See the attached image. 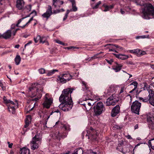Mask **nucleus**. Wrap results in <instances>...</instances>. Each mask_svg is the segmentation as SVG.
Wrapping results in <instances>:
<instances>
[{"mask_svg":"<svg viewBox=\"0 0 154 154\" xmlns=\"http://www.w3.org/2000/svg\"><path fill=\"white\" fill-rule=\"evenodd\" d=\"M74 90L73 88H67L63 89L59 97V100L61 103L59 107L64 112L70 110L73 106V103L71 94Z\"/></svg>","mask_w":154,"mask_h":154,"instance_id":"obj_1","label":"nucleus"},{"mask_svg":"<svg viewBox=\"0 0 154 154\" xmlns=\"http://www.w3.org/2000/svg\"><path fill=\"white\" fill-rule=\"evenodd\" d=\"M142 17L146 19L154 18V7L150 3L145 4L142 9Z\"/></svg>","mask_w":154,"mask_h":154,"instance_id":"obj_2","label":"nucleus"},{"mask_svg":"<svg viewBox=\"0 0 154 154\" xmlns=\"http://www.w3.org/2000/svg\"><path fill=\"white\" fill-rule=\"evenodd\" d=\"M69 125L68 124H65L63 125L61 127V131L60 132H57L55 134V136L56 139L60 140V138L64 139L66 137L68 134V132L70 131Z\"/></svg>","mask_w":154,"mask_h":154,"instance_id":"obj_3","label":"nucleus"},{"mask_svg":"<svg viewBox=\"0 0 154 154\" xmlns=\"http://www.w3.org/2000/svg\"><path fill=\"white\" fill-rule=\"evenodd\" d=\"M42 135L40 134L37 133L32 138L31 141V149L33 150L37 149L38 147V144H41L42 141Z\"/></svg>","mask_w":154,"mask_h":154,"instance_id":"obj_4","label":"nucleus"},{"mask_svg":"<svg viewBox=\"0 0 154 154\" xmlns=\"http://www.w3.org/2000/svg\"><path fill=\"white\" fill-rule=\"evenodd\" d=\"M93 108L94 112L96 116L100 115L105 110L103 104L101 102H98L96 105L94 106Z\"/></svg>","mask_w":154,"mask_h":154,"instance_id":"obj_5","label":"nucleus"},{"mask_svg":"<svg viewBox=\"0 0 154 154\" xmlns=\"http://www.w3.org/2000/svg\"><path fill=\"white\" fill-rule=\"evenodd\" d=\"M141 104V103L137 100H136L134 101L131 106V111L134 113L139 115Z\"/></svg>","mask_w":154,"mask_h":154,"instance_id":"obj_6","label":"nucleus"},{"mask_svg":"<svg viewBox=\"0 0 154 154\" xmlns=\"http://www.w3.org/2000/svg\"><path fill=\"white\" fill-rule=\"evenodd\" d=\"M45 101L43 103L44 107L49 108L53 102V99L48 94H46L44 97Z\"/></svg>","mask_w":154,"mask_h":154,"instance_id":"obj_7","label":"nucleus"},{"mask_svg":"<svg viewBox=\"0 0 154 154\" xmlns=\"http://www.w3.org/2000/svg\"><path fill=\"white\" fill-rule=\"evenodd\" d=\"M115 96L112 94L108 98L106 102L105 103L107 106L110 105H114L116 103L118 102L119 101V99H117L114 97Z\"/></svg>","mask_w":154,"mask_h":154,"instance_id":"obj_8","label":"nucleus"},{"mask_svg":"<svg viewBox=\"0 0 154 154\" xmlns=\"http://www.w3.org/2000/svg\"><path fill=\"white\" fill-rule=\"evenodd\" d=\"M146 121L149 128L152 130L154 129V116L151 115H147Z\"/></svg>","mask_w":154,"mask_h":154,"instance_id":"obj_9","label":"nucleus"},{"mask_svg":"<svg viewBox=\"0 0 154 154\" xmlns=\"http://www.w3.org/2000/svg\"><path fill=\"white\" fill-rule=\"evenodd\" d=\"M121 105L118 104L113 107L112 109L111 113V116L112 117H114L120 112V106Z\"/></svg>","mask_w":154,"mask_h":154,"instance_id":"obj_10","label":"nucleus"},{"mask_svg":"<svg viewBox=\"0 0 154 154\" xmlns=\"http://www.w3.org/2000/svg\"><path fill=\"white\" fill-rule=\"evenodd\" d=\"M25 2L23 0H17L16 7L19 10H22L24 8Z\"/></svg>","mask_w":154,"mask_h":154,"instance_id":"obj_11","label":"nucleus"},{"mask_svg":"<svg viewBox=\"0 0 154 154\" xmlns=\"http://www.w3.org/2000/svg\"><path fill=\"white\" fill-rule=\"evenodd\" d=\"M11 35H12V32L10 30H8L2 35L0 34V38L1 37H2L5 39H8L10 38Z\"/></svg>","mask_w":154,"mask_h":154,"instance_id":"obj_12","label":"nucleus"},{"mask_svg":"<svg viewBox=\"0 0 154 154\" xmlns=\"http://www.w3.org/2000/svg\"><path fill=\"white\" fill-rule=\"evenodd\" d=\"M150 87L149 86L148 84L146 82L144 83V87H143L144 90H147L149 94L148 97H150L151 95L154 93V91L150 88Z\"/></svg>","mask_w":154,"mask_h":154,"instance_id":"obj_13","label":"nucleus"},{"mask_svg":"<svg viewBox=\"0 0 154 154\" xmlns=\"http://www.w3.org/2000/svg\"><path fill=\"white\" fill-rule=\"evenodd\" d=\"M113 54L116 57L122 60H126L128 59L129 57L128 55H125L124 54H116L113 53Z\"/></svg>","mask_w":154,"mask_h":154,"instance_id":"obj_14","label":"nucleus"},{"mask_svg":"<svg viewBox=\"0 0 154 154\" xmlns=\"http://www.w3.org/2000/svg\"><path fill=\"white\" fill-rule=\"evenodd\" d=\"M24 19V18H22L19 20H18L17 21V23L15 24H13L11 26V27L9 30H11V31L12 32V31H13V30H14L15 29V28L16 26L17 27H20L21 26H19V25L20 23Z\"/></svg>","mask_w":154,"mask_h":154,"instance_id":"obj_15","label":"nucleus"},{"mask_svg":"<svg viewBox=\"0 0 154 154\" xmlns=\"http://www.w3.org/2000/svg\"><path fill=\"white\" fill-rule=\"evenodd\" d=\"M31 117L30 115L27 116L25 120V125L24 126L25 128H27L31 123Z\"/></svg>","mask_w":154,"mask_h":154,"instance_id":"obj_16","label":"nucleus"},{"mask_svg":"<svg viewBox=\"0 0 154 154\" xmlns=\"http://www.w3.org/2000/svg\"><path fill=\"white\" fill-rule=\"evenodd\" d=\"M69 1L71 2L72 4V9L70 10V11H73L75 12L76 11L78 8L76 6V2L75 0H70Z\"/></svg>","mask_w":154,"mask_h":154,"instance_id":"obj_17","label":"nucleus"},{"mask_svg":"<svg viewBox=\"0 0 154 154\" xmlns=\"http://www.w3.org/2000/svg\"><path fill=\"white\" fill-rule=\"evenodd\" d=\"M62 77L65 79V81L67 82L69 81L70 79H72L73 76L69 74H63Z\"/></svg>","mask_w":154,"mask_h":154,"instance_id":"obj_18","label":"nucleus"},{"mask_svg":"<svg viewBox=\"0 0 154 154\" xmlns=\"http://www.w3.org/2000/svg\"><path fill=\"white\" fill-rule=\"evenodd\" d=\"M20 154H30V150L27 148L23 147L20 149Z\"/></svg>","mask_w":154,"mask_h":154,"instance_id":"obj_19","label":"nucleus"},{"mask_svg":"<svg viewBox=\"0 0 154 154\" xmlns=\"http://www.w3.org/2000/svg\"><path fill=\"white\" fill-rule=\"evenodd\" d=\"M83 151L81 147H79L75 149L73 154H83Z\"/></svg>","mask_w":154,"mask_h":154,"instance_id":"obj_20","label":"nucleus"},{"mask_svg":"<svg viewBox=\"0 0 154 154\" xmlns=\"http://www.w3.org/2000/svg\"><path fill=\"white\" fill-rule=\"evenodd\" d=\"M58 71V70L56 69H54L51 70H48L46 71V72L47 75L48 76H51L54 74L56 72H57Z\"/></svg>","mask_w":154,"mask_h":154,"instance_id":"obj_21","label":"nucleus"},{"mask_svg":"<svg viewBox=\"0 0 154 154\" xmlns=\"http://www.w3.org/2000/svg\"><path fill=\"white\" fill-rule=\"evenodd\" d=\"M40 43H42L43 44L45 43L46 45H49V43L48 41H47V38L45 37H41V39L40 40Z\"/></svg>","mask_w":154,"mask_h":154,"instance_id":"obj_22","label":"nucleus"},{"mask_svg":"<svg viewBox=\"0 0 154 154\" xmlns=\"http://www.w3.org/2000/svg\"><path fill=\"white\" fill-rule=\"evenodd\" d=\"M148 143L149 147H151L153 149H154V138L149 140Z\"/></svg>","mask_w":154,"mask_h":154,"instance_id":"obj_23","label":"nucleus"},{"mask_svg":"<svg viewBox=\"0 0 154 154\" xmlns=\"http://www.w3.org/2000/svg\"><path fill=\"white\" fill-rule=\"evenodd\" d=\"M130 53H132L136 55L138 57L139 54L138 52H139V49H136L133 50H129L128 51Z\"/></svg>","mask_w":154,"mask_h":154,"instance_id":"obj_24","label":"nucleus"},{"mask_svg":"<svg viewBox=\"0 0 154 154\" xmlns=\"http://www.w3.org/2000/svg\"><path fill=\"white\" fill-rule=\"evenodd\" d=\"M8 109L10 112H11L12 114H14L15 112V106H8Z\"/></svg>","mask_w":154,"mask_h":154,"instance_id":"obj_25","label":"nucleus"},{"mask_svg":"<svg viewBox=\"0 0 154 154\" xmlns=\"http://www.w3.org/2000/svg\"><path fill=\"white\" fill-rule=\"evenodd\" d=\"M21 57L19 55H17L14 59V61L16 65H18L20 63L21 61Z\"/></svg>","mask_w":154,"mask_h":154,"instance_id":"obj_26","label":"nucleus"},{"mask_svg":"<svg viewBox=\"0 0 154 154\" xmlns=\"http://www.w3.org/2000/svg\"><path fill=\"white\" fill-rule=\"evenodd\" d=\"M116 63L117 66L115 67L112 68V69L115 70V72H117L121 70L122 66L121 64H119L117 63Z\"/></svg>","mask_w":154,"mask_h":154,"instance_id":"obj_27","label":"nucleus"},{"mask_svg":"<svg viewBox=\"0 0 154 154\" xmlns=\"http://www.w3.org/2000/svg\"><path fill=\"white\" fill-rule=\"evenodd\" d=\"M116 149L120 152H122L123 154H126L127 152H128L127 151H124L123 150V148L121 146H119V145L118 146L116 147Z\"/></svg>","mask_w":154,"mask_h":154,"instance_id":"obj_28","label":"nucleus"},{"mask_svg":"<svg viewBox=\"0 0 154 154\" xmlns=\"http://www.w3.org/2000/svg\"><path fill=\"white\" fill-rule=\"evenodd\" d=\"M149 103L152 106H154V93L149 97Z\"/></svg>","mask_w":154,"mask_h":154,"instance_id":"obj_29","label":"nucleus"},{"mask_svg":"<svg viewBox=\"0 0 154 154\" xmlns=\"http://www.w3.org/2000/svg\"><path fill=\"white\" fill-rule=\"evenodd\" d=\"M80 104L84 105L85 106V107L86 110L87 111H88V110H89L91 108V106L92 105L91 104H92V105H93L94 104V103H91L90 102H88L87 104V105L88 106H89V107L88 108H86V106H85L86 104Z\"/></svg>","mask_w":154,"mask_h":154,"instance_id":"obj_30","label":"nucleus"},{"mask_svg":"<svg viewBox=\"0 0 154 154\" xmlns=\"http://www.w3.org/2000/svg\"><path fill=\"white\" fill-rule=\"evenodd\" d=\"M32 5H27L24 8L23 10L26 11L27 12L30 11H31L32 8Z\"/></svg>","mask_w":154,"mask_h":154,"instance_id":"obj_31","label":"nucleus"},{"mask_svg":"<svg viewBox=\"0 0 154 154\" xmlns=\"http://www.w3.org/2000/svg\"><path fill=\"white\" fill-rule=\"evenodd\" d=\"M64 79H65L63 77H62V76L61 77L59 76H58L57 80L58 81H59L62 84H64L67 82L66 81H65Z\"/></svg>","mask_w":154,"mask_h":154,"instance_id":"obj_32","label":"nucleus"},{"mask_svg":"<svg viewBox=\"0 0 154 154\" xmlns=\"http://www.w3.org/2000/svg\"><path fill=\"white\" fill-rule=\"evenodd\" d=\"M139 99L140 101L142 100L143 102H148V101H149L150 100L149 97H145L144 98L139 97Z\"/></svg>","mask_w":154,"mask_h":154,"instance_id":"obj_33","label":"nucleus"},{"mask_svg":"<svg viewBox=\"0 0 154 154\" xmlns=\"http://www.w3.org/2000/svg\"><path fill=\"white\" fill-rule=\"evenodd\" d=\"M45 12L49 14H50L51 15L53 14V12L52 11V8L50 5H48V9Z\"/></svg>","mask_w":154,"mask_h":154,"instance_id":"obj_34","label":"nucleus"},{"mask_svg":"<svg viewBox=\"0 0 154 154\" xmlns=\"http://www.w3.org/2000/svg\"><path fill=\"white\" fill-rule=\"evenodd\" d=\"M116 88L113 85H111L108 89V91L109 92H112L115 91Z\"/></svg>","mask_w":154,"mask_h":154,"instance_id":"obj_35","label":"nucleus"},{"mask_svg":"<svg viewBox=\"0 0 154 154\" xmlns=\"http://www.w3.org/2000/svg\"><path fill=\"white\" fill-rule=\"evenodd\" d=\"M40 39L41 36L39 35H37L36 37H35L34 38V40L35 43H37L39 41V42L40 43Z\"/></svg>","mask_w":154,"mask_h":154,"instance_id":"obj_36","label":"nucleus"},{"mask_svg":"<svg viewBox=\"0 0 154 154\" xmlns=\"http://www.w3.org/2000/svg\"><path fill=\"white\" fill-rule=\"evenodd\" d=\"M122 128V127L120 126L117 125H115L113 126V129L114 130H120Z\"/></svg>","mask_w":154,"mask_h":154,"instance_id":"obj_37","label":"nucleus"},{"mask_svg":"<svg viewBox=\"0 0 154 154\" xmlns=\"http://www.w3.org/2000/svg\"><path fill=\"white\" fill-rule=\"evenodd\" d=\"M139 54L138 55V57H140L146 54V52L144 51H142L139 49V52H138Z\"/></svg>","mask_w":154,"mask_h":154,"instance_id":"obj_38","label":"nucleus"},{"mask_svg":"<svg viewBox=\"0 0 154 154\" xmlns=\"http://www.w3.org/2000/svg\"><path fill=\"white\" fill-rule=\"evenodd\" d=\"M51 16V15H50V14H48V13H46V12L44 13L42 15V16L43 17L45 18H47V19H48V18H49Z\"/></svg>","mask_w":154,"mask_h":154,"instance_id":"obj_39","label":"nucleus"},{"mask_svg":"<svg viewBox=\"0 0 154 154\" xmlns=\"http://www.w3.org/2000/svg\"><path fill=\"white\" fill-rule=\"evenodd\" d=\"M70 12V11L69 10H67L66 11V12L65 14V16L63 18V21L65 20L67 18L68 15Z\"/></svg>","mask_w":154,"mask_h":154,"instance_id":"obj_40","label":"nucleus"},{"mask_svg":"<svg viewBox=\"0 0 154 154\" xmlns=\"http://www.w3.org/2000/svg\"><path fill=\"white\" fill-rule=\"evenodd\" d=\"M88 93H89L90 94V95H89V94H86V96L87 97H88L87 98L84 97V98L85 99V100H91V99L90 97H91V96L92 95V94H91V92L90 91H89Z\"/></svg>","mask_w":154,"mask_h":154,"instance_id":"obj_41","label":"nucleus"},{"mask_svg":"<svg viewBox=\"0 0 154 154\" xmlns=\"http://www.w3.org/2000/svg\"><path fill=\"white\" fill-rule=\"evenodd\" d=\"M39 73L40 74H43L44 73H46V71H45V70L43 68H41L38 70Z\"/></svg>","mask_w":154,"mask_h":154,"instance_id":"obj_42","label":"nucleus"},{"mask_svg":"<svg viewBox=\"0 0 154 154\" xmlns=\"http://www.w3.org/2000/svg\"><path fill=\"white\" fill-rule=\"evenodd\" d=\"M60 2L59 0H53V5H54L55 8H56L57 6V3Z\"/></svg>","mask_w":154,"mask_h":154,"instance_id":"obj_43","label":"nucleus"},{"mask_svg":"<svg viewBox=\"0 0 154 154\" xmlns=\"http://www.w3.org/2000/svg\"><path fill=\"white\" fill-rule=\"evenodd\" d=\"M19 30H20V29L19 28H17L15 29L14 30H13V31H12V35L13 36H15L17 32V31Z\"/></svg>","mask_w":154,"mask_h":154,"instance_id":"obj_44","label":"nucleus"},{"mask_svg":"<svg viewBox=\"0 0 154 154\" xmlns=\"http://www.w3.org/2000/svg\"><path fill=\"white\" fill-rule=\"evenodd\" d=\"M57 49L56 48H53L50 50V52L51 54L56 53Z\"/></svg>","mask_w":154,"mask_h":154,"instance_id":"obj_45","label":"nucleus"},{"mask_svg":"<svg viewBox=\"0 0 154 154\" xmlns=\"http://www.w3.org/2000/svg\"><path fill=\"white\" fill-rule=\"evenodd\" d=\"M130 85H134V88H137V85L138 83L136 81H134L133 82L131 83Z\"/></svg>","mask_w":154,"mask_h":154,"instance_id":"obj_46","label":"nucleus"},{"mask_svg":"<svg viewBox=\"0 0 154 154\" xmlns=\"http://www.w3.org/2000/svg\"><path fill=\"white\" fill-rule=\"evenodd\" d=\"M101 4V2L100 1L98 2L93 7V9H97L98 8L99 5Z\"/></svg>","mask_w":154,"mask_h":154,"instance_id":"obj_47","label":"nucleus"},{"mask_svg":"<svg viewBox=\"0 0 154 154\" xmlns=\"http://www.w3.org/2000/svg\"><path fill=\"white\" fill-rule=\"evenodd\" d=\"M103 6L105 8V9L103 10L104 11L106 12L109 11V10L108 8V5L105 4H103Z\"/></svg>","mask_w":154,"mask_h":154,"instance_id":"obj_48","label":"nucleus"},{"mask_svg":"<svg viewBox=\"0 0 154 154\" xmlns=\"http://www.w3.org/2000/svg\"><path fill=\"white\" fill-rule=\"evenodd\" d=\"M50 116H48L46 119V118H45V122L44 124V127H47V126H46L47 123L48 122V119L49 118Z\"/></svg>","mask_w":154,"mask_h":154,"instance_id":"obj_49","label":"nucleus"},{"mask_svg":"<svg viewBox=\"0 0 154 154\" xmlns=\"http://www.w3.org/2000/svg\"><path fill=\"white\" fill-rule=\"evenodd\" d=\"M55 42L56 43H58L59 44H60V45H61L63 46L65 45V44L63 42H62L60 41L59 40H55Z\"/></svg>","mask_w":154,"mask_h":154,"instance_id":"obj_50","label":"nucleus"},{"mask_svg":"<svg viewBox=\"0 0 154 154\" xmlns=\"http://www.w3.org/2000/svg\"><path fill=\"white\" fill-rule=\"evenodd\" d=\"M31 22V21L29 20L28 21L25 25L22 26H20V27L23 29H24L25 26H28V24Z\"/></svg>","mask_w":154,"mask_h":154,"instance_id":"obj_51","label":"nucleus"},{"mask_svg":"<svg viewBox=\"0 0 154 154\" xmlns=\"http://www.w3.org/2000/svg\"><path fill=\"white\" fill-rule=\"evenodd\" d=\"M123 150L124 151H128V152H127V153L129 152L130 151V149L129 148V147H127V146L123 148Z\"/></svg>","mask_w":154,"mask_h":154,"instance_id":"obj_52","label":"nucleus"},{"mask_svg":"<svg viewBox=\"0 0 154 154\" xmlns=\"http://www.w3.org/2000/svg\"><path fill=\"white\" fill-rule=\"evenodd\" d=\"M110 45H113L115 47H116L117 48H119V46L117 45H114V44H107L106 45H104V47H105L106 46H107Z\"/></svg>","mask_w":154,"mask_h":154,"instance_id":"obj_53","label":"nucleus"},{"mask_svg":"<svg viewBox=\"0 0 154 154\" xmlns=\"http://www.w3.org/2000/svg\"><path fill=\"white\" fill-rule=\"evenodd\" d=\"M106 60L109 64L110 65H111L112 63L113 62V59H111L110 60L106 59Z\"/></svg>","mask_w":154,"mask_h":154,"instance_id":"obj_54","label":"nucleus"},{"mask_svg":"<svg viewBox=\"0 0 154 154\" xmlns=\"http://www.w3.org/2000/svg\"><path fill=\"white\" fill-rule=\"evenodd\" d=\"M32 41H29V42L27 43L26 44L24 45V48L23 50H24V49H25L26 47L27 46L29 45L30 44H31L32 43Z\"/></svg>","mask_w":154,"mask_h":154,"instance_id":"obj_55","label":"nucleus"},{"mask_svg":"<svg viewBox=\"0 0 154 154\" xmlns=\"http://www.w3.org/2000/svg\"><path fill=\"white\" fill-rule=\"evenodd\" d=\"M60 12H61L60 10L59 9H57L56 10H54L53 11V14H56L57 13H59Z\"/></svg>","mask_w":154,"mask_h":154,"instance_id":"obj_56","label":"nucleus"},{"mask_svg":"<svg viewBox=\"0 0 154 154\" xmlns=\"http://www.w3.org/2000/svg\"><path fill=\"white\" fill-rule=\"evenodd\" d=\"M75 48L73 46H71V47H66L65 48V49H68V50H72V49H74Z\"/></svg>","mask_w":154,"mask_h":154,"instance_id":"obj_57","label":"nucleus"},{"mask_svg":"<svg viewBox=\"0 0 154 154\" xmlns=\"http://www.w3.org/2000/svg\"><path fill=\"white\" fill-rule=\"evenodd\" d=\"M141 38H149V35H143L142 36H140Z\"/></svg>","mask_w":154,"mask_h":154,"instance_id":"obj_58","label":"nucleus"},{"mask_svg":"<svg viewBox=\"0 0 154 154\" xmlns=\"http://www.w3.org/2000/svg\"><path fill=\"white\" fill-rule=\"evenodd\" d=\"M125 10L128 11H130L131 10V8L128 6L125 7Z\"/></svg>","mask_w":154,"mask_h":154,"instance_id":"obj_59","label":"nucleus"},{"mask_svg":"<svg viewBox=\"0 0 154 154\" xmlns=\"http://www.w3.org/2000/svg\"><path fill=\"white\" fill-rule=\"evenodd\" d=\"M82 84L83 86H84V87L86 88H87V84L84 81H82Z\"/></svg>","mask_w":154,"mask_h":154,"instance_id":"obj_60","label":"nucleus"},{"mask_svg":"<svg viewBox=\"0 0 154 154\" xmlns=\"http://www.w3.org/2000/svg\"><path fill=\"white\" fill-rule=\"evenodd\" d=\"M7 143L8 144V147L9 148H11L13 145V143H10L9 142H8Z\"/></svg>","mask_w":154,"mask_h":154,"instance_id":"obj_61","label":"nucleus"},{"mask_svg":"<svg viewBox=\"0 0 154 154\" xmlns=\"http://www.w3.org/2000/svg\"><path fill=\"white\" fill-rule=\"evenodd\" d=\"M35 88H33L32 87H30L29 89V91H32L34 90Z\"/></svg>","mask_w":154,"mask_h":154,"instance_id":"obj_62","label":"nucleus"},{"mask_svg":"<svg viewBox=\"0 0 154 154\" xmlns=\"http://www.w3.org/2000/svg\"><path fill=\"white\" fill-rule=\"evenodd\" d=\"M108 8L109 10L113 8L114 7V5H108Z\"/></svg>","mask_w":154,"mask_h":154,"instance_id":"obj_63","label":"nucleus"},{"mask_svg":"<svg viewBox=\"0 0 154 154\" xmlns=\"http://www.w3.org/2000/svg\"><path fill=\"white\" fill-rule=\"evenodd\" d=\"M127 64L131 65H134L135 64L133 62L131 61H129L127 63Z\"/></svg>","mask_w":154,"mask_h":154,"instance_id":"obj_64","label":"nucleus"}]
</instances>
